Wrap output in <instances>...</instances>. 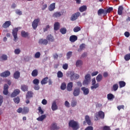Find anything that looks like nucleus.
<instances>
[{"mask_svg":"<svg viewBox=\"0 0 130 130\" xmlns=\"http://www.w3.org/2000/svg\"><path fill=\"white\" fill-rule=\"evenodd\" d=\"M31 76L35 78V77H37L38 76V70L37 69L34 70L31 72Z\"/></svg>","mask_w":130,"mask_h":130,"instance_id":"cd10ccee","label":"nucleus"},{"mask_svg":"<svg viewBox=\"0 0 130 130\" xmlns=\"http://www.w3.org/2000/svg\"><path fill=\"white\" fill-rule=\"evenodd\" d=\"M68 68H69V64H68V63H65L62 66V68L63 69V70H67Z\"/></svg>","mask_w":130,"mask_h":130,"instance_id":"4d7b16f0","label":"nucleus"},{"mask_svg":"<svg viewBox=\"0 0 130 130\" xmlns=\"http://www.w3.org/2000/svg\"><path fill=\"white\" fill-rule=\"evenodd\" d=\"M40 55H41V54L40 52H36L35 54V58H39V57H40Z\"/></svg>","mask_w":130,"mask_h":130,"instance_id":"603ef678","label":"nucleus"},{"mask_svg":"<svg viewBox=\"0 0 130 130\" xmlns=\"http://www.w3.org/2000/svg\"><path fill=\"white\" fill-rule=\"evenodd\" d=\"M60 32L61 34H66L67 33V28H66V27L61 28L60 29Z\"/></svg>","mask_w":130,"mask_h":130,"instance_id":"a19ab883","label":"nucleus"},{"mask_svg":"<svg viewBox=\"0 0 130 130\" xmlns=\"http://www.w3.org/2000/svg\"><path fill=\"white\" fill-rule=\"evenodd\" d=\"M112 89L113 91H117V89H118V85L117 84H114Z\"/></svg>","mask_w":130,"mask_h":130,"instance_id":"de8ad7c7","label":"nucleus"},{"mask_svg":"<svg viewBox=\"0 0 130 130\" xmlns=\"http://www.w3.org/2000/svg\"><path fill=\"white\" fill-rule=\"evenodd\" d=\"M81 16V13L80 12H76L75 14H73L71 17V21H76L79 17Z\"/></svg>","mask_w":130,"mask_h":130,"instance_id":"6e6552de","label":"nucleus"},{"mask_svg":"<svg viewBox=\"0 0 130 130\" xmlns=\"http://www.w3.org/2000/svg\"><path fill=\"white\" fill-rule=\"evenodd\" d=\"M39 44L41 45H46L48 44V41L47 39H40L39 40Z\"/></svg>","mask_w":130,"mask_h":130,"instance_id":"9d476101","label":"nucleus"},{"mask_svg":"<svg viewBox=\"0 0 130 130\" xmlns=\"http://www.w3.org/2000/svg\"><path fill=\"white\" fill-rule=\"evenodd\" d=\"M29 111V109L27 107H24L22 108V114H28Z\"/></svg>","mask_w":130,"mask_h":130,"instance_id":"6ab92c4d","label":"nucleus"},{"mask_svg":"<svg viewBox=\"0 0 130 130\" xmlns=\"http://www.w3.org/2000/svg\"><path fill=\"white\" fill-rule=\"evenodd\" d=\"M79 11L81 13H83V12H85L87 11V6H82L79 8Z\"/></svg>","mask_w":130,"mask_h":130,"instance_id":"473e14b6","label":"nucleus"},{"mask_svg":"<svg viewBox=\"0 0 130 130\" xmlns=\"http://www.w3.org/2000/svg\"><path fill=\"white\" fill-rule=\"evenodd\" d=\"M32 83L34 85H35L34 89H35L36 90H38L39 89H40V86H39V80L38 79L35 78L33 80Z\"/></svg>","mask_w":130,"mask_h":130,"instance_id":"39448f33","label":"nucleus"},{"mask_svg":"<svg viewBox=\"0 0 130 130\" xmlns=\"http://www.w3.org/2000/svg\"><path fill=\"white\" fill-rule=\"evenodd\" d=\"M124 59H125V60H126V61L129 60V59H130V53L125 55Z\"/></svg>","mask_w":130,"mask_h":130,"instance_id":"864d4df0","label":"nucleus"},{"mask_svg":"<svg viewBox=\"0 0 130 130\" xmlns=\"http://www.w3.org/2000/svg\"><path fill=\"white\" fill-rule=\"evenodd\" d=\"M21 92V91L19 89H16L14 90V91L11 93V97L12 98H14V97H16V96H18L19 94Z\"/></svg>","mask_w":130,"mask_h":130,"instance_id":"1a4fd4ad","label":"nucleus"},{"mask_svg":"<svg viewBox=\"0 0 130 130\" xmlns=\"http://www.w3.org/2000/svg\"><path fill=\"white\" fill-rule=\"evenodd\" d=\"M18 28H15L12 30V35L14 37V41L17 42V40L18 39Z\"/></svg>","mask_w":130,"mask_h":130,"instance_id":"423d86ee","label":"nucleus"},{"mask_svg":"<svg viewBox=\"0 0 130 130\" xmlns=\"http://www.w3.org/2000/svg\"><path fill=\"white\" fill-rule=\"evenodd\" d=\"M102 79H103V77L101 74H99L96 77L97 82H101V81H102Z\"/></svg>","mask_w":130,"mask_h":130,"instance_id":"e433bc0d","label":"nucleus"},{"mask_svg":"<svg viewBox=\"0 0 130 130\" xmlns=\"http://www.w3.org/2000/svg\"><path fill=\"white\" fill-rule=\"evenodd\" d=\"M28 35H29V33L28 32H25L24 30H22L21 31V36L22 37L26 38V37H28Z\"/></svg>","mask_w":130,"mask_h":130,"instance_id":"f704fd0d","label":"nucleus"},{"mask_svg":"<svg viewBox=\"0 0 130 130\" xmlns=\"http://www.w3.org/2000/svg\"><path fill=\"white\" fill-rule=\"evenodd\" d=\"M102 14L104 15V16H106V12L104 9L101 8L98 11V15L101 16Z\"/></svg>","mask_w":130,"mask_h":130,"instance_id":"4468645a","label":"nucleus"},{"mask_svg":"<svg viewBox=\"0 0 130 130\" xmlns=\"http://www.w3.org/2000/svg\"><path fill=\"white\" fill-rule=\"evenodd\" d=\"M38 110L40 113H41V114H43L44 113V111L42 110V109H41V107H39L38 108Z\"/></svg>","mask_w":130,"mask_h":130,"instance_id":"e2e57ef3","label":"nucleus"},{"mask_svg":"<svg viewBox=\"0 0 130 130\" xmlns=\"http://www.w3.org/2000/svg\"><path fill=\"white\" fill-rule=\"evenodd\" d=\"M13 101L16 104H19L20 103V98L17 96L13 99Z\"/></svg>","mask_w":130,"mask_h":130,"instance_id":"ea45409f","label":"nucleus"},{"mask_svg":"<svg viewBox=\"0 0 130 130\" xmlns=\"http://www.w3.org/2000/svg\"><path fill=\"white\" fill-rule=\"evenodd\" d=\"M126 83H125V82L121 81L119 82V85L120 86V88H123V87L125 86V85Z\"/></svg>","mask_w":130,"mask_h":130,"instance_id":"4c0bfd02","label":"nucleus"},{"mask_svg":"<svg viewBox=\"0 0 130 130\" xmlns=\"http://www.w3.org/2000/svg\"><path fill=\"white\" fill-rule=\"evenodd\" d=\"M80 78V75L77 74H74L71 76V80H77Z\"/></svg>","mask_w":130,"mask_h":130,"instance_id":"5701e85b","label":"nucleus"},{"mask_svg":"<svg viewBox=\"0 0 130 130\" xmlns=\"http://www.w3.org/2000/svg\"><path fill=\"white\" fill-rule=\"evenodd\" d=\"M15 12H16V14H17V15H19V16H21V15H22V11H21L19 9L16 10Z\"/></svg>","mask_w":130,"mask_h":130,"instance_id":"052dcab7","label":"nucleus"},{"mask_svg":"<svg viewBox=\"0 0 130 130\" xmlns=\"http://www.w3.org/2000/svg\"><path fill=\"white\" fill-rule=\"evenodd\" d=\"M81 93V88L80 87H76L74 88L73 91V95L75 97H77L80 95Z\"/></svg>","mask_w":130,"mask_h":130,"instance_id":"0eeeda50","label":"nucleus"},{"mask_svg":"<svg viewBox=\"0 0 130 130\" xmlns=\"http://www.w3.org/2000/svg\"><path fill=\"white\" fill-rule=\"evenodd\" d=\"M12 25V22L11 21H6L2 25L3 28H9V26Z\"/></svg>","mask_w":130,"mask_h":130,"instance_id":"ddd939ff","label":"nucleus"},{"mask_svg":"<svg viewBox=\"0 0 130 130\" xmlns=\"http://www.w3.org/2000/svg\"><path fill=\"white\" fill-rule=\"evenodd\" d=\"M3 102H4V97L2 95H0V106H2Z\"/></svg>","mask_w":130,"mask_h":130,"instance_id":"680f3d73","label":"nucleus"},{"mask_svg":"<svg viewBox=\"0 0 130 130\" xmlns=\"http://www.w3.org/2000/svg\"><path fill=\"white\" fill-rule=\"evenodd\" d=\"M58 78H62L63 77V74L61 71H58L57 73Z\"/></svg>","mask_w":130,"mask_h":130,"instance_id":"09e8293b","label":"nucleus"},{"mask_svg":"<svg viewBox=\"0 0 130 130\" xmlns=\"http://www.w3.org/2000/svg\"><path fill=\"white\" fill-rule=\"evenodd\" d=\"M69 127H71L73 130H78L80 128L79 123L74 120H71L69 122Z\"/></svg>","mask_w":130,"mask_h":130,"instance_id":"f257e3e1","label":"nucleus"},{"mask_svg":"<svg viewBox=\"0 0 130 130\" xmlns=\"http://www.w3.org/2000/svg\"><path fill=\"white\" fill-rule=\"evenodd\" d=\"M83 65V61L81 60H78L76 62V67H81Z\"/></svg>","mask_w":130,"mask_h":130,"instance_id":"58836bf2","label":"nucleus"},{"mask_svg":"<svg viewBox=\"0 0 130 130\" xmlns=\"http://www.w3.org/2000/svg\"><path fill=\"white\" fill-rule=\"evenodd\" d=\"M77 40L78 37H77V36L72 35L70 37V41H71V42H75V41H77Z\"/></svg>","mask_w":130,"mask_h":130,"instance_id":"a211bd4d","label":"nucleus"},{"mask_svg":"<svg viewBox=\"0 0 130 130\" xmlns=\"http://www.w3.org/2000/svg\"><path fill=\"white\" fill-rule=\"evenodd\" d=\"M60 88H61V90H66V89L67 88V84H66V83L63 82L61 84Z\"/></svg>","mask_w":130,"mask_h":130,"instance_id":"79ce46f5","label":"nucleus"},{"mask_svg":"<svg viewBox=\"0 0 130 130\" xmlns=\"http://www.w3.org/2000/svg\"><path fill=\"white\" fill-rule=\"evenodd\" d=\"M60 26V24L59 22H56L54 24V30L55 31H57V30L59 29V27Z\"/></svg>","mask_w":130,"mask_h":130,"instance_id":"412c9836","label":"nucleus"},{"mask_svg":"<svg viewBox=\"0 0 130 130\" xmlns=\"http://www.w3.org/2000/svg\"><path fill=\"white\" fill-rule=\"evenodd\" d=\"M29 97H33V92L32 91H28L27 92V95H26V99H28Z\"/></svg>","mask_w":130,"mask_h":130,"instance_id":"37998d69","label":"nucleus"},{"mask_svg":"<svg viewBox=\"0 0 130 130\" xmlns=\"http://www.w3.org/2000/svg\"><path fill=\"white\" fill-rule=\"evenodd\" d=\"M46 118V115H42L41 116H39L38 118H37V120L38 121H43L44 119Z\"/></svg>","mask_w":130,"mask_h":130,"instance_id":"bb28decb","label":"nucleus"},{"mask_svg":"<svg viewBox=\"0 0 130 130\" xmlns=\"http://www.w3.org/2000/svg\"><path fill=\"white\" fill-rule=\"evenodd\" d=\"M94 129V128L92 126H88L87 127H86L85 130H93Z\"/></svg>","mask_w":130,"mask_h":130,"instance_id":"69168bd1","label":"nucleus"},{"mask_svg":"<svg viewBox=\"0 0 130 130\" xmlns=\"http://www.w3.org/2000/svg\"><path fill=\"white\" fill-rule=\"evenodd\" d=\"M21 90L23 92H26V91H28V86L23 84L21 85Z\"/></svg>","mask_w":130,"mask_h":130,"instance_id":"c756f323","label":"nucleus"},{"mask_svg":"<svg viewBox=\"0 0 130 130\" xmlns=\"http://www.w3.org/2000/svg\"><path fill=\"white\" fill-rule=\"evenodd\" d=\"M85 121H86L88 125H91L92 124V122H91V120H90V117H89V116L88 115L85 116Z\"/></svg>","mask_w":130,"mask_h":130,"instance_id":"b1692460","label":"nucleus"},{"mask_svg":"<svg viewBox=\"0 0 130 130\" xmlns=\"http://www.w3.org/2000/svg\"><path fill=\"white\" fill-rule=\"evenodd\" d=\"M72 54H73V52L72 51H69L67 53V59H70L71 58Z\"/></svg>","mask_w":130,"mask_h":130,"instance_id":"a18cd8bd","label":"nucleus"},{"mask_svg":"<svg viewBox=\"0 0 130 130\" xmlns=\"http://www.w3.org/2000/svg\"><path fill=\"white\" fill-rule=\"evenodd\" d=\"M112 11H113V8L109 7L106 10H105V11H106V15H107L108 13H110L111 12H112Z\"/></svg>","mask_w":130,"mask_h":130,"instance_id":"c03bdc74","label":"nucleus"},{"mask_svg":"<svg viewBox=\"0 0 130 130\" xmlns=\"http://www.w3.org/2000/svg\"><path fill=\"white\" fill-rule=\"evenodd\" d=\"M114 98H115V96H114V95H113V94L109 93L107 94L108 100H113V99H114Z\"/></svg>","mask_w":130,"mask_h":130,"instance_id":"2f4dec72","label":"nucleus"},{"mask_svg":"<svg viewBox=\"0 0 130 130\" xmlns=\"http://www.w3.org/2000/svg\"><path fill=\"white\" fill-rule=\"evenodd\" d=\"M20 74L19 71H16L13 75V77L14 79H18L20 78Z\"/></svg>","mask_w":130,"mask_h":130,"instance_id":"7c9ffc66","label":"nucleus"},{"mask_svg":"<svg viewBox=\"0 0 130 130\" xmlns=\"http://www.w3.org/2000/svg\"><path fill=\"white\" fill-rule=\"evenodd\" d=\"M14 53L15 54H20L21 53V50L20 49H16L14 50Z\"/></svg>","mask_w":130,"mask_h":130,"instance_id":"5fc2aeb1","label":"nucleus"},{"mask_svg":"<svg viewBox=\"0 0 130 130\" xmlns=\"http://www.w3.org/2000/svg\"><path fill=\"white\" fill-rule=\"evenodd\" d=\"M47 82H48V77H46L42 80L41 84L42 85H45L46 84H47Z\"/></svg>","mask_w":130,"mask_h":130,"instance_id":"c85d7f7f","label":"nucleus"},{"mask_svg":"<svg viewBox=\"0 0 130 130\" xmlns=\"http://www.w3.org/2000/svg\"><path fill=\"white\" fill-rule=\"evenodd\" d=\"M17 112H18V113H22V114H23V108H19L17 110Z\"/></svg>","mask_w":130,"mask_h":130,"instance_id":"13d9d810","label":"nucleus"},{"mask_svg":"<svg viewBox=\"0 0 130 130\" xmlns=\"http://www.w3.org/2000/svg\"><path fill=\"white\" fill-rule=\"evenodd\" d=\"M11 75V72L9 71H6L1 74V77H3V78H7L9 77Z\"/></svg>","mask_w":130,"mask_h":130,"instance_id":"f8f14e48","label":"nucleus"},{"mask_svg":"<svg viewBox=\"0 0 130 130\" xmlns=\"http://www.w3.org/2000/svg\"><path fill=\"white\" fill-rule=\"evenodd\" d=\"M98 87H99V84L96 83L94 85H92V86H91L90 87V89L91 90H93V89H97V88H98Z\"/></svg>","mask_w":130,"mask_h":130,"instance_id":"49530a36","label":"nucleus"},{"mask_svg":"<svg viewBox=\"0 0 130 130\" xmlns=\"http://www.w3.org/2000/svg\"><path fill=\"white\" fill-rule=\"evenodd\" d=\"M90 82H91V75L88 74L85 76V79L82 84L83 85H88Z\"/></svg>","mask_w":130,"mask_h":130,"instance_id":"7ed1b4c3","label":"nucleus"},{"mask_svg":"<svg viewBox=\"0 0 130 130\" xmlns=\"http://www.w3.org/2000/svg\"><path fill=\"white\" fill-rule=\"evenodd\" d=\"M95 120H99V118H101V119H104V117H105V114L104 112L102 111H100L98 112V114H95Z\"/></svg>","mask_w":130,"mask_h":130,"instance_id":"f03ea898","label":"nucleus"},{"mask_svg":"<svg viewBox=\"0 0 130 130\" xmlns=\"http://www.w3.org/2000/svg\"><path fill=\"white\" fill-rule=\"evenodd\" d=\"M3 94L4 95H8L9 94V85L7 84L4 85Z\"/></svg>","mask_w":130,"mask_h":130,"instance_id":"9b49d317","label":"nucleus"},{"mask_svg":"<svg viewBox=\"0 0 130 130\" xmlns=\"http://www.w3.org/2000/svg\"><path fill=\"white\" fill-rule=\"evenodd\" d=\"M52 110L53 111H55V110H57L58 107L57 105H56V102L54 101L52 104V107H51Z\"/></svg>","mask_w":130,"mask_h":130,"instance_id":"f3484780","label":"nucleus"},{"mask_svg":"<svg viewBox=\"0 0 130 130\" xmlns=\"http://www.w3.org/2000/svg\"><path fill=\"white\" fill-rule=\"evenodd\" d=\"M55 9V3H52L49 6V11L50 12L54 11Z\"/></svg>","mask_w":130,"mask_h":130,"instance_id":"a878e982","label":"nucleus"},{"mask_svg":"<svg viewBox=\"0 0 130 130\" xmlns=\"http://www.w3.org/2000/svg\"><path fill=\"white\" fill-rule=\"evenodd\" d=\"M49 28H50V26H49V25H47L46 26V28H44V32H46V31H48V29H49Z\"/></svg>","mask_w":130,"mask_h":130,"instance_id":"338daca9","label":"nucleus"},{"mask_svg":"<svg viewBox=\"0 0 130 130\" xmlns=\"http://www.w3.org/2000/svg\"><path fill=\"white\" fill-rule=\"evenodd\" d=\"M74 86V84L73 82H69L67 87V91L71 92L73 90V87Z\"/></svg>","mask_w":130,"mask_h":130,"instance_id":"2eb2a0df","label":"nucleus"},{"mask_svg":"<svg viewBox=\"0 0 130 130\" xmlns=\"http://www.w3.org/2000/svg\"><path fill=\"white\" fill-rule=\"evenodd\" d=\"M1 58L3 59V60H7V59H8V56L6 55H3Z\"/></svg>","mask_w":130,"mask_h":130,"instance_id":"bf43d9fd","label":"nucleus"},{"mask_svg":"<svg viewBox=\"0 0 130 130\" xmlns=\"http://www.w3.org/2000/svg\"><path fill=\"white\" fill-rule=\"evenodd\" d=\"M117 108L118 110H119V111H120V109H123V110H124V105L118 106L117 107Z\"/></svg>","mask_w":130,"mask_h":130,"instance_id":"3c124183","label":"nucleus"},{"mask_svg":"<svg viewBox=\"0 0 130 130\" xmlns=\"http://www.w3.org/2000/svg\"><path fill=\"white\" fill-rule=\"evenodd\" d=\"M124 9H123V7L122 6H120L118 7V15H119V16H121V15H122V12L123 11Z\"/></svg>","mask_w":130,"mask_h":130,"instance_id":"4be33fe9","label":"nucleus"},{"mask_svg":"<svg viewBox=\"0 0 130 130\" xmlns=\"http://www.w3.org/2000/svg\"><path fill=\"white\" fill-rule=\"evenodd\" d=\"M39 23H40V19L39 18L36 19L33 21L31 25L34 30H36V29H37Z\"/></svg>","mask_w":130,"mask_h":130,"instance_id":"20e7f679","label":"nucleus"},{"mask_svg":"<svg viewBox=\"0 0 130 130\" xmlns=\"http://www.w3.org/2000/svg\"><path fill=\"white\" fill-rule=\"evenodd\" d=\"M59 128L58 127H57V125H56V123H53L51 126V130H55V129H58Z\"/></svg>","mask_w":130,"mask_h":130,"instance_id":"c9c22d12","label":"nucleus"},{"mask_svg":"<svg viewBox=\"0 0 130 130\" xmlns=\"http://www.w3.org/2000/svg\"><path fill=\"white\" fill-rule=\"evenodd\" d=\"M46 39L50 42H53L54 41V38L50 34L47 36Z\"/></svg>","mask_w":130,"mask_h":130,"instance_id":"aec40b11","label":"nucleus"},{"mask_svg":"<svg viewBox=\"0 0 130 130\" xmlns=\"http://www.w3.org/2000/svg\"><path fill=\"white\" fill-rule=\"evenodd\" d=\"M86 48V45L85 44H81L80 45V48L78 49V52H81L82 50H84Z\"/></svg>","mask_w":130,"mask_h":130,"instance_id":"393cba45","label":"nucleus"},{"mask_svg":"<svg viewBox=\"0 0 130 130\" xmlns=\"http://www.w3.org/2000/svg\"><path fill=\"white\" fill-rule=\"evenodd\" d=\"M77 106V102L75 101H73L71 102V106L72 107H75V106Z\"/></svg>","mask_w":130,"mask_h":130,"instance_id":"6e6d98bb","label":"nucleus"},{"mask_svg":"<svg viewBox=\"0 0 130 130\" xmlns=\"http://www.w3.org/2000/svg\"><path fill=\"white\" fill-rule=\"evenodd\" d=\"M81 90L83 92L84 95H88V94H89V90L88 88H86V87H82Z\"/></svg>","mask_w":130,"mask_h":130,"instance_id":"dca6fc26","label":"nucleus"},{"mask_svg":"<svg viewBox=\"0 0 130 130\" xmlns=\"http://www.w3.org/2000/svg\"><path fill=\"white\" fill-rule=\"evenodd\" d=\"M64 105L67 108H70V103L68 102V101H66L64 103Z\"/></svg>","mask_w":130,"mask_h":130,"instance_id":"0e129e2a","label":"nucleus"},{"mask_svg":"<svg viewBox=\"0 0 130 130\" xmlns=\"http://www.w3.org/2000/svg\"><path fill=\"white\" fill-rule=\"evenodd\" d=\"M103 130H110V127L107 126H105L103 127Z\"/></svg>","mask_w":130,"mask_h":130,"instance_id":"774afa93","label":"nucleus"},{"mask_svg":"<svg viewBox=\"0 0 130 130\" xmlns=\"http://www.w3.org/2000/svg\"><path fill=\"white\" fill-rule=\"evenodd\" d=\"M60 16H61V13L59 12H55L53 14V17H54V18H58L60 17Z\"/></svg>","mask_w":130,"mask_h":130,"instance_id":"72a5a7b5","label":"nucleus"},{"mask_svg":"<svg viewBox=\"0 0 130 130\" xmlns=\"http://www.w3.org/2000/svg\"><path fill=\"white\" fill-rule=\"evenodd\" d=\"M73 31L75 32H79V31H81V27L76 26L74 28Z\"/></svg>","mask_w":130,"mask_h":130,"instance_id":"8fccbe9b","label":"nucleus"}]
</instances>
